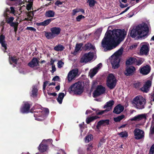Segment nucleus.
Wrapping results in <instances>:
<instances>
[{"mask_svg": "<svg viewBox=\"0 0 154 154\" xmlns=\"http://www.w3.org/2000/svg\"><path fill=\"white\" fill-rule=\"evenodd\" d=\"M5 36L3 35H0V43L5 42Z\"/></svg>", "mask_w": 154, "mask_h": 154, "instance_id": "48", "label": "nucleus"}, {"mask_svg": "<svg viewBox=\"0 0 154 154\" xmlns=\"http://www.w3.org/2000/svg\"><path fill=\"white\" fill-rule=\"evenodd\" d=\"M114 102L113 100H111L106 102L103 106V108H109L111 109L112 106L114 105Z\"/></svg>", "mask_w": 154, "mask_h": 154, "instance_id": "28", "label": "nucleus"}, {"mask_svg": "<svg viewBox=\"0 0 154 154\" xmlns=\"http://www.w3.org/2000/svg\"><path fill=\"white\" fill-rule=\"evenodd\" d=\"M111 108H107L104 110H101L99 112H98L97 111H96V113L97 115H100L103 114L105 112H108L110 110Z\"/></svg>", "mask_w": 154, "mask_h": 154, "instance_id": "35", "label": "nucleus"}, {"mask_svg": "<svg viewBox=\"0 0 154 154\" xmlns=\"http://www.w3.org/2000/svg\"><path fill=\"white\" fill-rule=\"evenodd\" d=\"M14 19V18L13 17H11L8 18H7L6 19V22L8 24H10L13 21Z\"/></svg>", "mask_w": 154, "mask_h": 154, "instance_id": "42", "label": "nucleus"}, {"mask_svg": "<svg viewBox=\"0 0 154 154\" xmlns=\"http://www.w3.org/2000/svg\"><path fill=\"white\" fill-rule=\"evenodd\" d=\"M50 31L52 32V33L55 37L60 34L61 29L59 27H54L51 28Z\"/></svg>", "mask_w": 154, "mask_h": 154, "instance_id": "21", "label": "nucleus"}, {"mask_svg": "<svg viewBox=\"0 0 154 154\" xmlns=\"http://www.w3.org/2000/svg\"><path fill=\"white\" fill-rule=\"evenodd\" d=\"M149 51L148 46L146 45H143L141 48L140 52L141 55H147L149 54Z\"/></svg>", "mask_w": 154, "mask_h": 154, "instance_id": "16", "label": "nucleus"}, {"mask_svg": "<svg viewBox=\"0 0 154 154\" xmlns=\"http://www.w3.org/2000/svg\"><path fill=\"white\" fill-rule=\"evenodd\" d=\"M48 94L49 95H50V96L52 95V96H53L54 97L56 96L57 95V94L55 92L53 93H49L48 92Z\"/></svg>", "mask_w": 154, "mask_h": 154, "instance_id": "60", "label": "nucleus"}, {"mask_svg": "<svg viewBox=\"0 0 154 154\" xmlns=\"http://www.w3.org/2000/svg\"><path fill=\"white\" fill-rule=\"evenodd\" d=\"M134 85L135 88H140L141 85V83L139 82H137L136 83L134 84Z\"/></svg>", "mask_w": 154, "mask_h": 154, "instance_id": "44", "label": "nucleus"}, {"mask_svg": "<svg viewBox=\"0 0 154 154\" xmlns=\"http://www.w3.org/2000/svg\"><path fill=\"white\" fill-rule=\"evenodd\" d=\"M92 112V111L90 110H87L85 112L86 114H90Z\"/></svg>", "mask_w": 154, "mask_h": 154, "instance_id": "64", "label": "nucleus"}, {"mask_svg": "<svg viewBox=\"0 0 154 154\" xmlns=\"http://www.w3.org/2000/svg\"><path fill=\"white\" fill-rule=\"evenodd\" d=\"M93 146L92 144L91 143H89L88 145V147L87 149V150L89 152H91V150L93 149Z\"/></svg>", "mask_w": 154, "mask_h": 154, "instance_id": "39", "label": "nucleus"}, {"mask_svg": "<svg viewBox=\"0 0 154 154\" xmlns=\"http://www.w3.org/2000/svg\"><path fill=\"white\" fill-rule=\"evenodd\" d=\"M105 91V87L101 85H98L96 90L93 93V97L96 98L101 94H103Z\"/></svg>", "mask_w": 154, "mask_h": 154, "instance_id": "8", "label": "nucleus"}, {"mask_svg": "<svg viewBox=\"0 0 154 154\" xmlns=\"http://www.w3.org/2000/svg\"><path fill=\"white\" fill-rule=\"evenodd\" d=\"M128 5L127 4L125 5H124L122 4V3H120V5H119V6L122 8H123L128 6Z\"/></svg>", "mask_w": 154, "mask_h": 154, "instance_id": "56", "label": "nucleus"}, {"mask_svg": "<svg viewBox=\"0 0 154 154\" xmlns=\"http://www.w3.org/2000/svg\"><path fill=\"white\" fill-rule=\"evenodd\" d=\"M64 48V47L63 45L58 44L54 47V50L57 51H63Z\"/></svg>", "mask_w": 154, "mask_h": 154, "instance_id": "30", "label": "nucleus"}, {"mask_svg": "<svg viewBox=\"0 0 154 154\" xmlns=\"http://www.w3.org/2000/svg\"><path fill=\"white\" fill-rule=\"evenodd\" d=\"M45 36L48 39H51L55 37L52 32H45Z\"/></svg>", "mask_w": 154, "mask_h": 154, "instance_id": "29", "label": "nucleus"}, {"mask_svg": "<svg viewBox=\"0 0 154 154\" xmlns=\"http://www.w3.org/2000/svg\"><path fill=\"white\" fill-rule=\"evenodd\" d=\"M149 153V154H154V144L151 147Z\"/></svg>", "mask_w": 154, "mask_h": 154, "instance_id": "49", "label": "nucleus"}, {"mask_svg": "<svg viewBox=\"0 0 154 154\" xmlns=\"http://www.w3.org/2000/svg\"><path fill=\"white\" fill-rule=\"evenodd\" d=\"M54 19V18H50L42 22L37 23L36 25L38 26H45L48 25Z\"/></svg>", "mask_w": 154, "mask_h": 154, "instance_id": "22", "label": "nucleus"}, {"mask_svg": "<svg viewBox=\"0 0 154 154\" xmlns=\"http://www.w3.org/2000/svg\"><path fill=\"white\" fill-rule=\"evenodd\" d=\"M88 2L89 3V5L90 7H93L95 3H97L95 0H88Z\"/></svg>", "mask_w": 154, "mask_h": 154, "instance_id": "37", "label": "nucleus"}, {"mask_svg": "<svg viewBox=\"0 0 154 154\" xmlns=\"http://www.w3.org/2000/svg\"><path fill=\"white\" fill-rule=\"evenodd\" d=\"M136 70V68L134 66L129 65L126 66L124 74L126 76H132L134 74Z\"/></svg>", "mask_w": 154, "mask_h": 154, "instance_id": "10", "label": "nucleus"}, {"mask_svg": "<svg viewBox=\"0 0 154 154\" xmlns=\"http://www.w3.org/2000/svg\"><path fill=\"white\" fill-rule=\"evenodd\" d=\"M126 35L125 30L115 29L112 31V35L108 33L103 38L101 42V46L104 48L105 51L111 50L124 40Z\"/></svg>", "mask_w": 154, "mask_h": 154, "instance_id": "1", "label": "nucleus"}, {"mask_svg": "<svg viewBox=\"0 0 154 154\" xmlns=\"http://www.w3.org/2000/svg\"><path fill=\"white\" fill-rule=\"evenodd\" d=\"M134 14V12L132 11L129 14H128V15H129V17H132Z\"/></svg>", "mask_w": 154, "mask_h": 154, "instance_id": "63", "label": "nucleus"}, {"mask_svg": "<svg viewBox=\"0 0 154 154\" xmlns=\"http://www.w3.org/2000/svg\"><path fill=\"white\" fill-rule=\"evenodd\" d=\"M1 44L2 46L4 47L5 48V49L6 50L7 49V44L5 43V41L4 42L2 43H0Z\"/></svg>", "mask_w": 154, "mask_h": 154, "instance_id": "53", "label": "nucleus"}, {"mask_svg": "<svg viewBox=\"0 0 154 154\" xmlns=\"http://www.w3.org/2000/svg\"><path fill=\"white\" fill-rule=\"evenodd\" d=\"M85 18V17L83 16L82 15H80L79 16H78L76 18V20L77 21H80L81 19H82V18Z\"/></svg>", "mask_w": 154, "mask_h": 154, "instance_id": "47", "label": "nucleus"}, {"mask_svg": "<svg viewBox=\"0 0 154 154\" xmlns=\"http://www.w3.org/2000/svg\"><path fill=\"white\" fill-rule=\"evenodd\" d=\"M32 97H36L38 93V89L35 87H33L32 88Z\"/></svg>", "mask_w": 154, "mask_h": 154, "instance_id": "36", "label": "nucleus"}, {"mask_svg": "<svg viewBox=\"0 0 154 154\" xmlns=\"http://www.w3.org/2000/svg\"><path fill=\"white\" fill-rule=\"evenodd\" d=\"M136 58L134 57H130L127 59L125 62L126 66L135 65V62L136 61Z\"/></svg>", "mask_w": 154, "mask_h": 154, "instance_id": "20", "label": "nucleus"}, {"mask_svg": "<svg viewBox=\"0 0 154 154\" xmlns=\"http://www.w3.org/2000/svg\"><path fill=\"white\" fill-rule=\"evenodd\" d=\"M144 60V59L143 58H139L138 59L136 58V61L135 62V65L139 66L143 63Z\"/></svg>", "mask_w": 154, "mask_h": 154, "instance_id": "33", "label": "nucleus"}, {"mask_svg": "<svg viewBox=\"0 0 154 154\" xmlns=\"http://www.w3.org/2000/svg\"><path fill=\"white\" fill-rule=\"evenodd\" d=\"M84 84L83 82L79 81L72 85L69 88V92L72 91L75 94H81L84 91Z\"/></svg>", "mask_w": 154, "mask_h": 154, "instance_id": "3", "label": "nucleus"}, {"mask_svg": "<svg viewBox=\"0 0 154 154\" xmlns=\"http://www.w3.org/2000/svg\"><path fill=\"white\" fill-rule=\"evenodd\" d=\"M151 70V67L148 65H146L142 67H140L139 69L140 73L144 75L148 74L150 72Z\"/></svg>", "mask_w": 154, "mask_h": 154, "instance_id": "13", "label": "nucleus"}, {"mask_svg": "<svg viewBox=\"0 0 154 154\" xmlns=\"http://www.w3.org/2000/svg\"><path fill=\"white\" fill-rule=\"evenodd\" d=\"M55 13L52 10H48L46 11L45 13V16L48 17H53L54 16Z\"/></svg>", "mask_w": 154, "mask_h": 154, "instance_id": "25", "label": "nucleus"}, {"mask_svg": "<svg viewBox=\"0 0 154 154\" xmlns=\"http://www.w3.org/2000/svg\"><path fill=\"white\" fill-rule=\"evenodd\" d=\"M10 25L11 26L14 27L15 26H18V23L17 22H12L11 23H10Z\"/></svg>", "mask_w": 154, "mask_h": 154, "instance_id": "51", "label": "nucleus"}, {"mask_svg": "<svg viewBox=\"0 0 154 154\" xmlns=\"http://www.w3.org/2000/svg\"><path fill=\"white\" fill-rule=\"evenodd\" d=\"M52 69L51 70V73H53L54 72L56 71V69L55 67V65H52Z\"/></svg>", "mask_w": 154, "mask_h": 154, "instance_id": "57", "label": "nucleus"}, {"mask_svg": "<svg viewBox=\"0 0 154 154\" xmlns=\"http://www.w3.org/2000/svg\"><path fill=\"white\" fill-rule=\"evenodd\" d=\"M145 100L143 98H139V96L136 97L132 101L133 103L136 105L137 108L142 109L144 108Z\"/></svg>", "mask_w": 154, "mask_h": 154, "instance_id": "6", "label": "nucleus"}, {"mask_svg": "<svg viewBox=\"0 0 154 154\" xmlns=\"http://www.w3.org/2000/svg\"><path fill=\"white\" fill-rule=\"evenodd\" d=\"M149 133L151 134H154V125L153 127H151L150 129Z\"/></svg>", "mask_w": 154, "mask_h": 154, "instance_id": "54", "label": "nucleus"}, {"mask_svg": "<svg viewBox=\"0 0 154 154\" xmlns=\"http://www.w3.org/2000/svg\"><path fill=\"white\" fill-rule=\"evenodd\" d=\"M123 50V48L121 47L114 54L115 55V57L111 60V63L112 68L114 69L118 68L120 66L119 63L120 60L118 57L122 54Z\"/></svg>", "mask_w": 154, "mask_h": 154, "instance_id": "4", "label": "nucleus"}, {"mask_svg": "<svg viewBox=\"0 0 154 154\" xmlns=\"http://www.w3.org/2000/svg\"><path fill=\"white\" fill-rule=\"evenodd\" d=\"M78 73V70L73 69L68 73L67 78L69 82H70L76 76Z\"/></svg>", "mask_w": 154, "mask_h": 154, "instance_id": "15", "label": "nucleus"}, {"mask_svg": "<svg viewBox=\"0 0 154 154\" xmlns=\"http://www.w3.org/2000/svg\"><path fill=\"white\" fill-rule=\"evenodd\" d=\"M93 57L94 56L92 52H90L88 53H85L81 57L80 61L81 63H87L91 60Z\"/></svg>", "mask_w": 154, "mask_h": 154, "instance_id": "11", "label": "nucleus"}, {"mask_svg": "<svg viewBox=\"0 0 154 154\" xmlns=\"http://www.w3.org/2000/svg\"><path fill=\"white\" fill-rule=\"evenodd\" d=\"M133 133L134 138L137 140H140L144 137V131L138 128H136L134 131Z\"/></svg>", "mask_w": 154, "mask_h": 154, "instance_id": "9", "label": "nucleus"}, {"mask_svg": "<svg viewBox=\"0 0 154 154\" xmlns=\"http://www.w3.org/2000/svg\"><path fill=\"white\" fill-rule=\"evenodd\" d=\"M83 44L82 43H77L75 45V50L73 53L74 54H75L77 52H78L81 49V48L83 46Z\"/></svg>", "mask_w": 154, "mask_h": 154, "instance_id": "26", "label": "nucleus"}, {"mask_svg": "<svg viewBox=\"0 0 154 154\" xmlns=\"http://www.w3.org/2000/svg\"><path fill=\"white\" fill-rule=\"evenodd\" d=\"M10 9L11 13L14 14L15 11L14 8L12 7H10Z\"/></svg>", "mask_w": 154, "mask_h": 154, "instance_id": "61", "label": "nucleus"}, {"mask_svg": "<svg viewBox=\"0 0 154 154\" xmlns=\"http://www.w3.org/2000/svg\"><path fill=\"white\" fill-rule=\"evenodd\" d=\"M97 69H93L92 72H91L90 73V76L92 77L94 76L97 73Z\"/></svg>", "mask_w": 154, "mask_h": 154, "instance_id": "41", "label": "nucleus"}, {"mask_svg": "<svg viewBox=\"0 0 154 154\" xmlns=\"http://www.w3.org/2000/svg\"><path fill=\"white\" fill-rule=\"evenodd\" d=\"M48 148L47 145L44 144H40L38 147V149L42 152L46 151Z\"/></svg>", "mask_w": 154, "mask_h": 154, "instance_id": "24", "label": "nucleus"}, {"mask_svg": "<svg viewBox=\"0 0 154 154\" xmlns=\"http://www.w3.org/2000/svg\"><path fill=\"white\" fill-rule=\"evenodd\" d=\"M130 35L133 38H134L137 35L140 36L141 38L145 37L148 35L149 32V28L147 25L145 23H143L138 25L135 28L130 29Z\"/></svg>", "mask_w": 154, "mask_h": 154, "instance_id": "2", "label": "nucleus"}, {"mask_svg": "<svg viewBox=\"0 0 154 154\" xmlns=\"http://www.w3.org/2000/svg\"><path fill=\"white\" fill-rule=\"evenodd\" d=\"M106 141V140L104 139V137H103L100 140V141L98 144V147L101 146L103 144V143H105Z\"/></svg>", "mask_w": 154, "mask_h": 154, "instance_id": "45", "label": "nucleus"}, {"mask_svg": "<svg viewBox=\"0 0 154 154\" xmlns=\"http://www.w3.org/2000/svg\"><path fill=\"white\" fill-rule=\"evenodd\" d=\"M32 5L30 4L27 5L26 6V8L28 11H29L31 10V7H32Z\"/></svg>", "mask_w": 154, "mask_h": 154, "instance_id": "55", "label": "nucleus"}, {"mask_svg": "<svg viewBox=\"0 0 154 154\" xmlns=\"http://www.w3.org/2000/svg\"><path fill=\"white\" fill-rule=\"evenodd\" d=\"M103 122V126H105L106 125H108L109 124V120L106 119L105 120H102Z\"/></svg>", "mask_w": 154, "mask_h": 154, "instance_id": "50", "label": "nucleus"}, {"mask_svg": "<svg viewBox=\"0 0 154 154\" xmlns=\"http://www.w3.org/2000/svg\"><path fill=\"white\" fill-rule=\"evenodd\" d=\"M92 136V135L91 134L87 136L85 138V142L86 143H88L91 140V136Z\"/></svg>", "mask_w": 154, "mask_h": 154, "instance_id": "43", "label": "nucleus"}, {"mask_svg": "<svg viewBox=\"0 0 154 154\" xmlns=\"http://www.w3.org/2000/svg\"><path fill=\"white\" fill-rule=\"evenodd\" d=\"M124 110V106L120 104H119L114 107L113 112L115 114H119L123 111Z\"/></svg>", "mask_w": 154, "mask_h": 154, "instance_id": "18", "label": "nucleus"}, {"mask_svg": "<svg viewBox=\"0 0 154 154\" xmlns=\"http://www.w3.org/2000/svg\"><path fill=\"white\" fill-rule=\"evenodd\" d=\"M39 62L38 60L36 58L34 57L28 63V65L30 67L33 68L35 66H39Z\"/></svg>", "mask_w": 154, "mask_h": 154, "instance_id": "17", "label": "nucleus"}, {"mask_svg": "<svg viewBox=\"0 0 154 154\" xmlns=\"http://www.w3.org/2000/svg\"><path fill=\"white\" fill-rule=\"evenodd\" d=\"M98 118V117L97 116L88 117L86 119V122L87 124H89L91 122L97 119Z\"/></svg>", "mask_w": 154, "mask_h": 154, "instance_id": "32", "label": "nucleus"}, {"mask_svg": "<svg viewBox=\"0 0 154 154\" xmlns=\"http://www.w3.org/2000/svg\"><path fill=\"white\" fill-rule=\"evenodd\" d=\"M103 122L102 120L99 121L97 123L96 126V128L97 129L99 130L101 125L103 126Z\"/></svg>", "mask_w": 154, "mask_h": 154, "instance_id": "40", "label": "nucleus"}, {"mask_svg": "<svg viewBox=\"0 0 154 154\" xmlns=\"http://www.w3.org/2000/svg\"><path fill=\"white\" fill-rule=\"evenodd\" d=\"M30 106L29 103L25 102L20 108V112L23 113H27L29 112Z\"/></svg>", "mask_w": 154, "mask_h": 154, "instance_id": "14", "label": "nucleus"}, {"mask_svg": "<svg viewBox=\"0 0 154 154\" xmlns=\"http://www.w3.org/2000/svg\"><path fill=\"white\" fill-rule=\"evenodd\" d=\"M49 110L48 108L38 109L34 111V116L35 118L41 117L44 118L49 113Z\"/></svg>", "mask_w": 154, "mask_h": 154, "instance_id": "7", "label": "nucleus"}, {"mask_svg": "<svg viewBox=\"0 0 154 154\" xmlns=\"http://www.w3.org/2000/svg\"><path fill=\"white\" fill-rule=\"evenodd\" d=\"M152 81L150 80H147L143 85V87L140 88V90L145 93H147L149 91L151 86Z\"/></svg>", "mask_w": 154, "mask_h": 154, "instance_id": "12", "label": "nucleus"}, {"mask_svg": "<svg viewBox=\"0 0 154 154\" xmlns=\"http://www.w3.org/2000/svg\"><path fill=\"white\" fill-rule=\"evenodd\" d=\"M143 119H146V114L138 115L131 118V120L132 121H139Z\"/></svg>", "mask_w": 154, "mask_h": 154, "instance_id": "19", "label": "nucleus"}, {"mask_svg": "<svg viewBox=\"0 0 154 154\" xmlns=\"http://www.w3.org/2000/svg\"><path fill=\"white\" fill-rule=\"evenodd\" d=\"M117 80L112 74H109L106 79V85L110 89H113L116 86Z\"/></svg>", "mask_w": 154, "mask_h": 154, "instance_id": "5", "label": "nucleus"}, {"mask_svg": "<svg viewBox=\"0 0 154 154\" xmlns=\"http://www.w3.org/2000/svg\"><path fill=\"white\" fill-rule=\"evenodd\" d=\"M9 57L13 63L16 64H17V62L18 61V59L16 57L11 56Z\"/></svg>", "mask_w": 154, "mask_h": 154, "instance_id": "38", "label": "nucleus"}, {"mask_svg": "<svg viewBox=\"0 0 154 154\" xmlns=\"http://www.w3.org/2000/svg\"><path fill=\"white\" fill-rule=\"evenodd\" d=\"M130 7H127L124 11H122L120 14H122L126 12L130 8Z\"/></svg>", "mask_w": 154, "mask_h": 154, "instance_id": "62", "label": "nucleus"}, {"mask_svg": "<svg viewBox=\"0 0 154 154\" xmlns=\"http://www.w3.org/2000/svg\"><path fill=\"white\" fill-rule=\"evenodd\" d=\"M65 96V95L63 93H60L59 94L57 100L60 104L62 103L63 100Z\"/></svg>", "mask_w": 154, "mask_h": 154, "instance_id": "27", "label": "nucleus"}, {"mask_svg": "<svg viewBox=\"0 0 154 154\" xmlns=\"http://www.w3.org/2000/svg\"><path fill=\"white\" fill-rule=\"evenodd\" d=\"M64 64V63L61 60H59L57 63L58 67L60 68L62 67Z\"/></svg>", "mask_w": 154, "mask_h": 154, "instance_id": "46", "label": "nucleus"}, {"mask_svg": "<svg viewBox=\"0 0 154 154\" xmlns=\"http://www.w3.org/2000/svg\"><path fill=\"white\" fill-rule=\"evenodd\" d=\"M26 29L29 30L34 32H35L36 29L34 27H27Z\"/></svg>", "mask_w": 154, "mask_h": 154, "instance_id": "52", "label": "nucleus"}, {"mask_svg": "<svg viewBox=\"0 0 154 154\" xmlns=\"http://www.w3.org/2000/svg\"><path fill=\"white\" fill-rule=\"evenodd\" d=\"M59 79V77L58 76H56L54 77L52 79L54 81H56Z\"/></svg>", "mask_w": 154, "mask_h": 154, "instance_id": "58", "label": "nucleus"}, {"mask_svg": "<svg viewBox=\"0 0 154 154\" xmlns=\"http://www.w3.org/2000/svg\"><path fill=\"white\" fill-rule=\"evenodd\" d=\"M63 4V2L60 1H57L55 2V5L58 6L59 5H62Z\"/></svg>", "mask_w": 154, "mask_h": 154, "instance_id": "59", "label": "nucleus"}, {"mask_svg": "<svg viewBox=\"0 0 154 154\" xmlns=\"http://www.w3.org/2000/svg\"><path fill=\"white\" fill-rule=\"evenodd\" d=\"M125 117V115H122L121 116H119L116 117L114 118V120L116 122H119Z\"/></svg>", "mask_w": 154, "mask_h": 154, "instance_id": "34", "label": "nucleus"}, {"mask_svg": "<svg viewBox=\"0 0 154 154\" xmlns=\"http://www.w3.org/2000/svg\"><path fill=\"white\" fill-rule=\"evenodd\" d=\"M117 134L120 137L122 138H126L128 136V133L126 131H122L120 133H119Z\"/></svg>", "mask_w": 154, "mask_h": 154, "instance_id": "31", "label": "nucleus"}, {"mask_svg": "<svg viewBox=\"0 0 154 154\" xmlns=\"http://www.w3.org/2000/svg\"><path fill=\"white\" fill-rule=\"evenodd\" d=\"M83 48L85 51H87L90 50L91 49L94 50L95 49V47L92 45L91 43L88 42L83 47Z\"/></svg>", "mask_w": 154, "mask_h": 154, "instance_id": "23", "label": "nucleus"}]
</instances>
